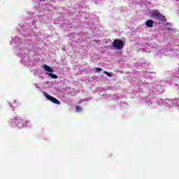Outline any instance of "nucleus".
Returning <instances> with one entry per match:
<instances>
[{
    "instance_id": "obj_6",
    "label": "nucleus",
    "mask_w": 179,
    "mask_h": 179,
    "mask_svg": "<svg viewBox=\"0 0 179 179\" xmlns=\"http://www.w3.org/2000/svg\"><path fill=\"white\" fill-rule=\"evenodd\" d=\"M46 75H48V76H50V78H52V79H58V76H57V75L52 73H46Z\"/></svg>"
},
{
    "instance_id": "obj_2",
    "label": "nucleus",
    "mask_w": 179,
    "mask_h": 179,
    "mask_svg": "<svg viewBox=\"0 0 179 179\" xmlns=\"http://www.w3.org/2000/svg\"><path fill=\"white\" fill-rule=\"evenodd\" d=\"M152 17H155L158 20H161V22H166V17L162 13H159V11H155L151 13Z\"/></svg>"
},
{
    "instance_id": "obj_8",
    "label": "nucleus",
    "mask_w": 179,
    "mask_h": 179,
    "mask_svg": "<svg viewBox=\"0 0 179 179\" xmlns=\"http://www.w3.org/2000/svg\"><path fill=\"white\" fill-rule=\"evenodd\" d=\"M103 73H105V75H106L109 78H111V73H108L107 71H103Z\"/></svg>"
},
{
    "instance_id": "obj_10",
    "label": "nucleus",
    "mask_w": 179,
    "mask_h": 179,
    "mask_svg": "<svg viewBox=\"0 0 179 179\" xmlns=\"http://www.w3.org/2000/svg\"><path fill=\"white\" fill-rule=\"evenodd\" d=\"M41 1H43V0H41Z\"/></svg>"
},
{
    "instance_id": "obj_7",
    "label": "nucleus",
    "mask_w": 179,
    "mask_h": 179,
    "mask_svg": "<svg viewBox=\"0 0 179 179\" xmlns=\"http://www.w3.org/2000/svg\"><path fill=\"white\" fill-rule=\"evenodd\" d=\"M76 111L77 113H80V111H82V108H81L80 106H77L76 107Z\"/></svg>"
},
{
    "instance_id": "obj_9",
    "label": "nucleus",
    "mask_w": 179,
    "mask_h": 179,
    "mask_svg": "<svg viewBox=\"0 0 179 179\" xmlns=\"http://www.w3.org/2000/svg\"><path fill=\"white\" fill-rule=\"evenodd\" d=\"M95 71H96V72H101V71H103V69H100V68H99V67H96V68H95Z\"/></svg>"
},
{
    "instance_id": "obj_5",
    "label": "nucleus",
    "mask_w": 179,
    "mask_h": 179,
    "mask_svg": "<svg viewBox=\"0 0 179 179\" xmlns=\"http://www.w3.org/2000/svg\"><path fill=\"white\" fill-rule=\"evenodd\" d=\"M153 23H155V21L148 20L145 22V26H147V27H153Z\"/></svg>"
},
{
    "instance_id": "obj_3",
    "label": "nucleus",
    "mask_w": 179,
    "mask_h": 179,
    "mask_svg": "<svg viewBox=\"0 0 179 179\" xmlns=\"http://www.w3.org/2000/svg\"><path fill=\"white\" fill-rule=\"evenodd\" d=\"M44 96L45 97H46V99L50 100V101H52V103H54L55 104H57V105L61 104V101H58V99H57L56 98L53 97L51 95H49L45 92H44Z\"/></svg>"
},
{
    "instance_id": "obj_1",
    "label": "nucleus",
    "mask_w": 179,
    "mask_h": 179,
    "mask_svg": "<svg viewBox=\"0 0 179 179\" xmlns=\"http://www.w3.org/2000/svg\"><path fill=\"white\" fill-rule=\"evenodd\" d=\"M113 47L117 50H122L124 48V41L120 39H115L113 42Z\"/></svg>"
},
{
    "instance_id": "obj_4",
    "label": "nucleus",
    "mask_w": 179,
    "mask_h": 179,
    "mask_svg": "<svg viewBox=\"0 0 179 179\" xmlns=\"http://www.w3.org/2000/svg\"><path fill=\"white\" fill-rule=\"evenodd\" d=\"M43 68L47 72H50V73H52V72H54V70L52 69V68H51L50 66H47V64H44Z\"/></svg>"
}]
</instances>
